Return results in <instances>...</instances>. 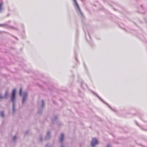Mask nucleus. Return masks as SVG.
<instances>
[{
    "label": "nucleus",
    "mask_w": 147,
    "mask_h": 147,
    "mask_svg": "<svg viewBox=\"0 0 147 147\" xmlns=\"http://www.w3.org/2000/svg\"><path fill=\"white\" fill-rule=\"evenodd\" d=\"M50 132L49 131H48L47 132V135L46 137V139H48L50 137Z\"/></svg>",
    "instance_id": "nucleus-9"
},
{
    "label": "nucleus",
    "mask_w": 147,
    "mask_h": 147,
    "mask_svg": "<svg viewBox=\"0 0 147 147\" xmlns=\"http://www.w3.org/2000/svg\"><path fill=\"white\" fill-rule=\"evenodd\" d=\"M0 26H3L5 27H7V25L6 24H0Z\"/></svg>",
    "instance_id": "nucleus-12"
},
{
    "label": "nucleus",
    "mask_w": 147,
    "mask_h": 147,
    "mask_svg": "<svg viewBox=\"0 0 147 147\" xmlns=\"http://www.w3.org/2000/svg\"><path fill=\"white\" fill-rule=\"evenodd\" d=\"M96 96H97V97H98L100 99V98L97 95H96Z\"/></svg>",
    "instance_id": "nucleus-21"
},
{
    "label": "nucleus",
    "mask_w": 147,
    "mask_h": 147,
    "mask_svg": "<svg viewBox=\"0 0 147 147\" xmlns=\"http://www.w3.org/2000/svg\"><path fill=\"white\" fill-rule=\"evenodd\" d=\"M46 147H51L49 144H47L46 145Z\"/></svg>",
    "instance_id": "nucleus-17"
},
{
    "label": "nucleus",
    "mask_w": 147,
    "mask_h": 147,
    "mask_svg": "<svg viewBox=\"0 0 147 147\" xmlns=\"http://www.w3.org/2000/svg\"><path fill=\"white\" fill-rule=\"evenodd\" d=\"M76 61H77V59L76 58Z\"/></svg>",
    "instance_id": "nucleus-22"
},
{
    "label": "nucleus",
    "mask_w": 147,
    "mask_h": 147,
    "mask_svg": "<svg viewBox=\"0 0 147 147\" xmlns=\"http://www.w3.org/2000/svg\"><path fill=\"white\" fill-rule=\"evenodd\" d=\"M136 124L138 126H140L138 124V123L137 122H136Z\"/></svg>",
    "instance_id": "nucleus-20"
},
{
    "label": "nucleus",
    "mask_w": 147,
    "mask_h": 147,
    "mask_svg": "<svg viewBox=\"0 0 147 147\" xmlns=\"http://www.w3.org/2000/svg\"><path fill=\"white\" fill-rule=\"evenodd\" d=\"M61 147H64L63 146H62Z\"/></svg>",
    "instance_id": "nucleus-23"
},
{
    "label": "nucleus",
    "mask_w": 147,
    "mask_h": 147,
    "mask_svg": "<svg viewBox=\"0 0 147 147\" xmlns=\"http://www.w3.org/2000/svg\"><path fill=\"white\" fill-rule=\"evenodd\" d=\"M98 143V141L97 140L96 138H93L91 142V146L92 147H94Z\"/></svg>",
    "instance_id": "nucleus-4"
},
{
    "label": "nucleus",
    "mask_w": 147,
    "mask_h": 147,
    "mask_svg": "<svg viewBox=\"0 0 147 147\" xmlns=\"http://www.w3.org/2000/svg\"><path fill=\"white\" fill-rule=\"evenodd\" d=\"M0 115L2 117H4V112L2 111L0 113Z\"/></svg>",
    "instance_id": "nucleus-13"
},
{
    "label": "nucleus",
    "mask_w": 147,
    "mask_h": 147,
    "mask_svg": "<svg viewBox=\"0 0 147 147\" xmlns=\"http://www.w3.org/2000/svg\"><path fill=\"white\" fill-rule=\"evenodd\" d=\"M100 99L102 101V100H101V99L100 98Z\"/></svg>",
    "instance_id": "nucleus-24"
},
{
    "label": "nucleus",
    "mask_w": 147,
    "mask_h": 147,
    "mask_svg": "<svg viewBox=\"0 0 147 147\" xmlns=\"http://www.w3.org/2000/svg\"><path fill=\"white\" fill-rule=\"evenodd\" d=\"M16 138H17V137L16 136H14L13 138V140L14 141H15Z\"/></svg>",
    "instance_id": "nucleus-15"
},
{
    "label": "nucleus",
    "mask_w": 147,
    "mask_h": 147,
    "mask_svg": "<svg viewBox=\"0 0 147 147\" xmlns=\"http://www.w3.org/2000/svg\"><path fill=\"white\" fill-rule=\"evenodd\" d=\"M27 92H24L23 93V97L22 100V103L24 104L25 103L27 99Z\"/></svg>",
    "instance_id": "nucleus-5"
},
{
    "label": "nucleus",
    "mask_w": 147,
    "mask_h": 147,
    "mask_svg": "<svg viewBox=\"0 0 147 147\" xmlns=\"http://www.w3.org/2000/svg\"><path fill=\"white\" fill-rule=\"evenodd\" d=\"M8 93L7 91H5V94L4 96H3L1 94H0V99H3L4 98H6L8 96Z\"/></svg>",
    "instance_id": "nucleus-6"
},
{
    "label": "nucleus",
    "mask_w": 147,
    "mask_h": 147,
    "mask_svg": "<svg viewBox=\"0 0 147 147\" xmlns=\"http://www.w3.org/2000/svg\"><path fill=\"white\" fill-rule=\"evenodd\" d=\"M57 117L56 115H55L52 118L51 120L53 122L54 121L56 120L57 119Z\"/></svg>",
    "instance_id": "nucleus-10"
},
{
    "label": "nucleus",
    "mask_w": 147,
    "mask_h": 147,
    "mask_svg": "<svg viewBox=\"0 0 147 147\" xmlns=\"http://www.w3.org/2000/svg\"><path fill=\"white\" fill-rule=\"evenodd\" d=\"M22 88H20V92H19V95L20 96H22Z\"/></svg>",
    "instance_id": "nucleus-11"
},
{
    "label": "nucleus",
    "mask_w": 147,
    "mask_h": 147,
    "mask_svg": "<svg viewBox=\"0 0 147 147\" xmlns=\"http://www.w3.org/2000/svg\"><path fill=\"white\" fill-rule=\"evenodd\" d=\"M42 139H43L42 137V136H40L39 138V141L40 142L42 141Z\"/></svg>",
    "instance_id": "nucleus-16"
},
{
    "label": "nucleus",
    "mask_w": 147,
    "mask_h": 147,
    "mask_svg": "<svg viewBox=\"0 0 147 147\" xmlns=\"http://www.w3.org/2000/svg\"><path fill=\"white\" fill-rule=\"evenodd\" d=\"M29 131H26L25 133V135H26L28 134Z\"/></svg>",
    "instance_id": "nucleus-18"
},
{
    "label": "nucleus",
    "mask_w": 147,
    "mask_h": 147,
    "mask_svg": "<svg viewBox=\"0 0 147 147\" xmlns=\"http://www.w3.org/2000/svg\"><path fill=\"white\" fill-rule=\"evenodd\" d=\"M4 4L3 0H0V13L2 12L4 10Z\"/></svg>",
    "instance_id": "nucleus-3"
},
{
    "label": "nucleus",
    "mask_w": 147,
    "mask_h": 147,
    "mask_svg": "<svg viewBox=\"0 0 147 147\" xmlns=\"http://www.w3.org/2000/svg\"><path fill=\"white\" fill-rule=\"evenodd\" d=\"M41 109L38 110V113L40 114L42 112V109L43 106L44 105V101L43 100H42L41 101Z\"/></svg>",
    "instance_id": "nucleus-7"
},
{
    "label": "nucleus",
    "mask_w": 147,
    "mask_h": 147,
    "mask_svg": "<svg viewBox=\"0 0 147 147\" xmlns=\"http://www.w3.org/2000/svg\"><path fill=\"white\" fill-rule=\"evenodd\" d=\"M74 2V4L75 5V6L76 7V10L78 13L81 15L82 16H83V13H82L80 8L79 7V6L78 4L77 3L76 0H73Z\"/></svg>",
    "instance_id": "nucleus-2"
},
{
    "label": "nucleus",
    "mask_w": 147,
    "mask_h": 147,
    "mask_svg": "<svg viewBox=\"0 0 147 147\" xmlns=\"http://www.w3.org/2000/svg\"><path fill=\"white\" fill-rule=\"evenodd\" d=\"M108 107L112 110L113 111H116V110L115 109V108H112L111 107H110L109 105H108Z\"/></svg>",
    "instance_id": "nucleus-14"
},
{
    "label": "nucleus",
    "mask_w": 147,
    "mask_h": 147,
    "mask_svg": "<svg viewBox=\"0 0 147 147\" xmlns=\"http://www.w3.org/2000/svg\"><path fill=\"white\" fill-rule=\"evenodd\" d=\"M16 94V90L15 89H13V90L11 96V100L12 102V111L13 113H14L15 111V99Z\"/></svg>",
    "instance_id": "nucleus-1"
},
{
    "label": "nucleus",
    "mask_w": 147,
    "mask_h": 147,
    "mask_svg": "<svg viewBox=\"0 0 147 147\" xmlns=\"http://www.w3.org/2000/svg\"><path fill=\"white\" fill-rule=\"evenodd\" d=\"M107 147H111V146L110 144H108L107 146Z\"/></svg>",
    "instance_id": "nucleus-19"
},
{
    "label": "nucleus",
    "mask_w": 147,
    "mask_h": 147,
    "mask_svg": "<svg viewBox=\"0 0 147 147\" xmlns=\"http://www.w3.org/2000/svg\"><path fill=\"white\" fill-rule=\"evenodd\" d=\"M100 99L102 101V100H101V99L100 98Z\"/></svg>",
    "instance_id": "nucleus-25"
},
{
    "label": "nucleus",
    "mask_w": 147,
    "mask_h": 147,
    "mask_svg": "<svg viewBox=\"0 0 147 147\" xmlns=\"http://www.w3.org/2000/svg\"><path fill=\"white\" fill-rule=\"evenodd\" d=\"M64 138V135L63 134H61V136L59 137V141L62 142Z\"/></svg>",
    "instance_id": "nucleus-8"
}]
</instances>
